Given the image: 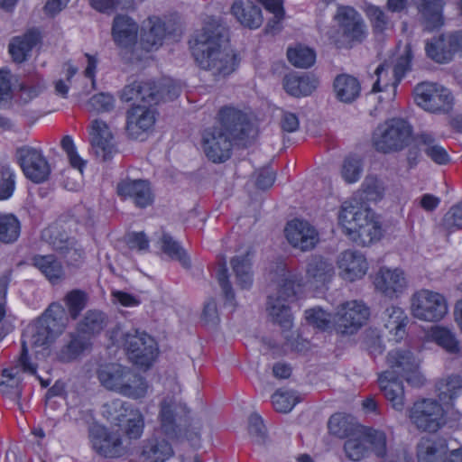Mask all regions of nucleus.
I'll return each instance as SVG.
<instances>
[{"label":"nucleus","mask_w":462,"mask_h":462,"mask_svg":"<svg viewBox=\"0 0 462 462\" xmlns=\"http://www.w3.org/2000/svg\"><path fill=\"white\" fill-rule=\"evenodd\" d=\"M193 55L199 66L215 78H225L235 71L236 56L228 44V29L217 18L209 17L196 38Z\"/></svg>","instance_id":"obj_1"},{"label":"nucleus","mask_w":462,"mask_h":462,"mask_svg":"<svg viewBox=\"0 0 462 462\" xmlns=\"http://www.w3.org/2000/svg\"><path fill=\"white\" fill-rule=\"evenodd\" d=\"M218 116V125L203 133V149L213 162L226 161L231 155L234 141L244 140L252 130L247 116L233 106L222 107Z\"/></svg>","instance_id":"obj_2"},{"label":"nucleus","mask_w":462,"mask_h":462,"mask_svg":"<svg viewBox=\"0 0 462 462\" xmlns=\"http://www.w3.org/2000/svg\"><path fill=\"white\" fill-rule=\"evenodd\" d=\"M180 411L187 413V407L171 397L162 400L159 414L160 429L143 442L140 453L141 459L144 462H165L173 455L171 443L163 436L172 440H180L184 437L189 440L198 438L197 432L183 434L180 422L178 423L181 420V417L179 415Z\"/></svg>","instance_id":"obj_3"},{"label":"nucleus","mask_w":462,"mask_h":462,"mask_svg":"<svg viewBox=\"0 0 462 462\" xmlns=\"http://www.w3.org/2000/svg\"><path fill=\"white\" fill-rule=\"evenodd\" d=\"M67 317L64 308L59 303H51L44 313L23 334L22 351L19 364L31 374H36V366L30 363L28 345L32 347L48 346L66 328Z\"/></svg>","instance_id":"obj_4"},{"label":"nucleus","mask_w":462,"mask_h":462,"mask_svg":"<svg viewBox=\"0 0 462 462\" xmlns=\"http://www.w3.org/2000/svg\"><path fill=\"white\" fill-rule=\"evenodd\" d=\"M338 221L344 233L358 245H369L382 236L381 225L374 212L359 206L356 201L342 204Z\"/></svg>","instance_id":"obj_5"},{"label":"nucleus","mask_w":462,"mask_h":462,"mask_svg":"<svg viewBox=\"0 0 462 462\" xmlns=\"http://www.w3.org/2000/svg\"><path fill=\"white\" fill-rule=\"evenodd\" d=\"M97 377L106 390L134 400L144 398L149 390L148 382L142 374L117 363L99 365Z\"/></svg>","instance_id":"obj_6"},{"label":"nucleus","mask_w":462,"mask_h":462,"mask_svg":"<svg viewBox=\"0 0 462 462\" xmlns=\"http://www.w3.org/2000/svg\"><path fill=\"white\" fill-rule=\"evenodd\" d=\"M277 292L268 297L267 310L272 320L283 328L291 327V315L287 301L294 299L296 286L300 285L301 278L286 269L285 264L277 265Z\"/></svg>","instance_id":"obj_7"},{"label":"nucleus","mask_w":462,"mask_h":462,"mask_svg":"<svg viewBox=\"0 0 462 462\" xmlns=\"http://www.w3.org/2000/svg\"><path fill=\"white\" fill-rule=\"evenodd\" d=\"M411 127L399 118L386 121L376 127L373 134V145L379 152H399L410 144Z\"/></svg>","instance_id":"obj_8"},{"label":"nucleus","mask_w":462,"mask_h":462,"mask_svg":"<svg viewBox=\"0 0 462 462\" xmlns=\"http://www.w3.org/2000/svg\"><path fill=\"white\" fill-rule=\"evenodd\" d=\"M445 417V408L434 399L417 401L409 411L411 423L422 432H437L446 424Z\"/></svg>","instance_id":"obj_9"},{"label":"nucleus","mask_w":462,"mask_h":462,"mask_svg":"<svg viewBox=\"0 0 462 462\" xmlns=\"http://www.w3.org/2000/svg\"><path fill=\"white\" fill-rule=\"evenodd\" d=\"M368 444L377 457L386 456L385 433L375 430H365L360 434L354 435L346 440L344 450L346 456L353 461H360L368 453Z\"/></svg>","instance_id":"obj_10"},{"label":"nucleus","mask_w":462,"mask_h":462,"mask_svg":"<svg viewBox=\"0 0 462 462\" xmlns=\"http://www.w3.org/2000/svg\"><path fill=\"white\" fill-rule=\"evenodd\" d=\"M124 346L128 358L141 368H149L157 356L154 339L144 332H128L124 335Z\"/></svg>","instance_id":"obj_11"},{"label":"nucleus","mask_w":462,"mask_h":462,"mask_svg":"<svg viewBox=\"0 0 462 462\" xmlns=\"http://www.w3.org/2000/svg\"><path fill=\"white\" fill-rule=\"evenodd\" d=\"M411 311L419 319L437 322L447 314L448 305L441 294L421 290L412 296Z\"/></svg>","instance_id":"obj_12"},{"label":"nucleus","mask_w":462,"mask_h":462,"mask_svg":"<svg viewBox=\"0 0 462 462\" xmlns=\"http://www.w3.org/2000/svg\"><path fill=\"white\" fill-rule=\"evenodd\" d=\"M42 238L64 257L69 264L78 266L83 263L85 258L83 248L74 238L69 237L56 226L45 228L42 232Z\"/></svg>","instance_id":"obj_13"},{"label":"nucleus","mask_w":462,"mask_h":462,"mask_svg":"<svg viewBox=\"0 0 462 462\" xmlns=\"http://www.w3.org/2000/svg\"><path fill=\"white\" fill-rule=\"evenodd\" d=\"M369 317V310L362 302L353 300L342 304L335 315V329L340 334L352 335Z\"/></svg>","instance_id":"obj_14"},{"label":"nucleus","mask_w":462,"mask_h":462,"mask_svg":"<svg viewBox=\"0 0 462 462\" xmlns=\"http://www.w3.org/2000/svg\"><path fill=\"white\" fill-rule=\"evenodd\" d=\"M387 364L389 368L385 372L397 378H403L409 383L420 385L422 378L418 373V363L412 353L406 349H394L387 355Z\"/></svg>","instance_id":"obj_15"},{"label":"nucleus","mask_w":462,"mask_h":462,"mask_svg":"<svg viewBox=\"0 0 462 462\" xmlns=\"http://www.w3.org/2000/svg\"><path fill=\"white\" fill-rule=\"evenodd\" d=\"M414 99L418 106L430 112L447 110L452 96L448 89L434 83L423 82L414 88Z\"/></svg>","instance_id":"obj_16"},{"label":"nucleus","mask_w":462,"mask_h":462,"mask_svg":"<svg viewBox=\"0 0 462 462\" xmlns=\"http://www.w3.org/2000/svg\"><path fill=\"white\" fill-rule=\"evenodd\" d=\"M19 164L24 175L35 183L45 181L51 169L43 155L33 148H21L17 151Z\"/></svg>","instance_id":"obj_17"},{"label":"nucleus","mask_w":462,"mask_h":462,"mask_svg":"<svg viewBox=\"0 0 462 462\" xmlns=\"http://www.w3.org/2000/svg\"><path fill=\"white\" fill-rule=\"evenodd\" d=\"M89 135L91 147L102 161L110 160L116 152L114 136L106 122L99 119L92 121Z\"/></svg>","instance_id":"obj_18"},{"label":"nucleus","mask_w":462,"mask_h":462,"mask_svg":"<svg viewBox=\"0 0 462 462\" xmlns=\"http://www.w3.org/2000/svg\"><path fill=\"white\" fill-rule=\"evenodd\" d=\"M462 46V35L459 33L441 34L426 43V53L438 63H446Z\"/></svg>","instance_id":"obj_19"},{"label":"nucleus","mask_w":462,"mask_h":462,"mask_svg":"<svg viewBox=\"0 0 462 462\" xmlns=\"http://www.w3.org/2000/svg\"><path fill=\"white\" fill-rule=\"evenodd\" d=\"M116 192L119 197L124 199H130L141 208L151 205L153 200L150 184L144 180H122L117 183Z\"/></svg>","instance_id":"obj_20"},{"label":"nucleus","mask_w":462,"mask_h":462,"mask_svg":"<svg viewBox=\"0 0 462 462\" xmlns=\"http://www.w3.org/2000/svg\"><path fill=\"white\" fill-rule=\"evenodd\" d=\"M154 123L155 112L145 106H135L126 112L125 130L132 139H143Z\"/></svg>","instance_id":"obj_21"},{"label":"nucleus","mask_w":462,"mask_h":462,"mask_svg":"<svg viewBox=\"0 0 462 462\" xmlns=\"http://www.w3.org/2000/svg\"><path fill=\"white\" fill-rule=\"evenodd\" d=\"M285 236L288 242L301 251L314 248L318 242V233L307 221L294 219L285 227Z\"/></svg>","instance_id":"obj_22"},{"label":"nucleus","mask_w":462,"mask_h":462,"mask_svg":"<svg viewBox=\"0 0 462 462\" xmlns=\"http://www.w3.org/2000/svg\"><path fill=\"white\" fill-rule=\"evenodd\" d=\"M335 19L344 36L351 41L361 42L365 37V25L361 15L350 6H339Z\"/></svg>","instance_id":"obj_23"},{"label":"nucleus","mask_w":462,"mask_h":462,"mask_svg":"<svg viewBox=\"0 0 462 462\" xmlns=\"http://www.w3.org/2000/svg\"><path fill=\"white\" fill-rule=\"evenodd\" d=\"M138 30V23L132 17L118 14L113 19L111 35L118 47L126 49L136 42Z\"/></svg>","instance_id":"obj_24"},{"label":"nucleus","mask_w":462,"mask_h":462,"mask_svg":"<svg viewBox=\"0 0 462 462\" xmlns=\"http://www.w3.org/2000/svg\"><path fill=\"white\" fill-rule=\"evenodd\" d=\"M340 276L348 282L362 278L368 269L365 257L357 251L346 250L337 259Z\"/></svg>","instance_id":"obj_25"},{"label":"nucleus","mask_w":462,"mask_h":462,"mask_svg":"<svg viewBox=\"0 0 462 462\" xmlns=\"http://www.w3.org/2000/svg\"><path fill=\"white\" fill-rule=\"evenodd\" d=\"M378 291L389 298L398 297L407 288V281L402 270L381 268L374 282Z\"/></svg>","instance_id":"obj_26"},{"label":"nucleus","mask_w":462,"mask_h":462,"mask_svg":"<svg viewBox=\"0 0 462 462\" xmlns=\"http://www.w3.org/2000/svg\"><path fill=\"white\" fill-rule=\"evenodd\" d=\"M91 346L92 343L86 336L78 331L69 333L56 354L57 359L65 364L77 361L88 352Z\"/></svg>","instance_id":"obj_27"},{"label":"nucleus","mask_w":462,"mask_h":462,"mask_svg":"<svg viewBox=\"0 0 462 462\" xmlns=\"http://www.w3.org/2000/svg\"><path fill=\"white\" fill-rule=\"evenodd\" d=\"M451 451L443 438H422L417 444L418 462H447Z\"/></svg>","instance_id":"obj_28"},{"label":"nucleus","mask_w":462,"mask_h":462,"mask_svg":"<svg viewBox=\"0 0 462 462\" xmlns=\"http://www.w3.org/2000/svg\"><path fill=\"white\" fill-rule=\"evenodd\" d=\"M378 384L381 393L390 402L391 406L395 411H403L405 397L403 384L400 378L391 374L390 372H383L378 376Z\"/></svg>","instance_id":"obj_29"},{"label":"nucleus","mask_w":462,"mask_h":462,"mask_svg":"<svg viewBox=\"0 0 462 462\" xmlns=\"http://www.w3.org/2000/svg\"><path fill=\"white\" fill-rule=\"evenodd\" d=\"M93 448L100 455L107 457H118L124 455L125 448L116 434H109L105 429H97L91 433Z\"/></svg>","instance_id":"obj_30"},{"label":"nucleus","mask_w":462,"mask_h":462,"mask_svg":"<svg viewBox=\"0 0 462 462\" xmlns=\"http://www.w3.org/2000/svg\"><path fill=\"white\" fill-rule=\"evenodd\" d=\"M38 29L28 30L23 35L13 38L9 44V52L15 62H23L31 51L41 42Z\"/></svg>","instance_id":"obj_31"},{"label":"nucleus","mask_w":462,"mask_h":462,"mask_svg":"<svg viewBox=\"0 0 462 462\" xmlns=\"http://www.w3.org/2000/svg\"><path fill=\"white\" fill-rule=\"evenodd\" d=\"M165 35L164 23L158 17H150L141 34V46L147 51L157 50L162 45Z\"/></svg>","instance_id":"obj_32"},{"label":"nucleus","mask_w":462,"mask_h":462,"mask_svg":"<svg viewBox=\"0 0 462 462\" xmlns=\"http://www.w3.org/2000/svg\"><path fill=\"white\" fill-rule=\"evenodd\" d=\"M231 13L241 24L249 28H258L263 23L261 9L251 1L236 0Z\"/></svg>","instance_id":"obj_33"},{"label":"nucleus","mask_w":462,"mask_h":462,"mask_svg":"<svg viewBox=\"0 0 462 462\" xmlns=\"http://www.w3.org/2000/svg\"><path fill=\"white\" fill-rule=\"evenodd\" d=\"M32 263L52 284L58 283L65 278L63 266L54 254L34 255L32 258Z\"/></svg>","instance_id":"obj_34"},{"label":"nucleus","mask_w":462,"mask_h":462,"mask_svg":"<svg viewBox=\"0 0 462 462\" xmlns=\"http://www.w3.org/2000/svg\"><path fill=\"white\" fill-rule=\"evenodd\" d=\"M334 273L331 263L320 255H311L306 265L307 279L318 284H324L330 280Z\"/></svg>","instance_id":"obj_35"},{"label":"nucleus","mask_w":462,"mask_h":462,"mask_svg":"<svg viewBox=\"0 0 462 462\" xmlns=\"http://www.w3.org/2000/svg\"><path fill=\"white\" fill-rule=\"evenodd\" d=\"M107 316L97 310H88L77 324V331L89 339L101 333L107 326Z\"/></svg>","instance_id":"obj_36"},{"label":"nucleus","mask_w":462,"mask_h":462,"mask_svg":"<svg viewBox=\"0 0 462 462\" xmlns=\"http://www.w3.org/2000/svg\"><path fill=\"white\" fill-rule=\"evenodd\" d=\"M382 319L384 322V327L391 334H393V339L396 342L404 337L408 317L402 309L396 306L387 308L383 313Z\"/></svg>","instance_id":"obj_37"},{"label":"nucleus","mask_w":462,"mask_h":462,"mask_svg":"<svg viewBox=\"0 0 462 462\" xmlns=\"http://www.w3.org/2000/svg\"><path fill=\"white\" fill-rule=\"evenodd\" d=\"M21 371L26 373L19 364V359L14 366L2 371L0 374V391L3 394H6L13 399H19L21 397Z\"/></svg>","instance_id":"obj_38"},{"label":"nucleus","mask_w":462,"mask_h":462,"mask_svg":"<svg viewBox=\"0 0 462 462\" xmlns=\"http://www.w3.org/2000/svg\"><path fill=\"white\" fill-rule=\"evenodd\" d=\"M334 89L339 101L352 103L359 97L361 87L355 77L343 74L336 78Z\"/></svg>","instance_id":"obj_39"},{"label":"nucleus","mask_w":462,"mask_h":462,"mask_svg":"<svg viewBox=\"0 0 462 462\" xmlns=\"http://www.w3.org/2000/svg\"><path fill=\"white\" fill-rule=\"evenodd\" d=\"M318 80L309 76L288 75L283 79V88L293 97L309 96L318 86Z\"/></svg>","instance_id":"obj_40"},{"label":"nucleus","mask_w":462,"mask_h":462,"mask_svg":"<svg viewBox=\"0 0 462 462\" xmlns=\"http://www.w3.org/2000/svg\"><path fill=\"white\" fill-rule=\"evenodd\" d=\"M417 143L422 146V151L437 164H447L450 157L444 147L439 145L435 137L430 133L417 134Z\"/></svg>","instance_id":"obj_41"},{"label":"nucleus","mask_w":462,"mask_h":462,"mask_svg":"<svg viewBox=\"0 0 462 462\" xmlns=\"http://www.w3.org/2000/svg\"><path fill=\"white\" fill-rule=\"evenodd\" d=\"M436 390L440 404L451 405L452 401L462 391V378L459 375H451L446 379L439 381L436 384Z\"/></svg>","instance_id":"obj_42"},{"label":"nucleus","mask_w":462,"mask_h":462,"mask_svg":"<svg viewBox=\"0 0 462 462\" xmlns=\"http://www.w3.org/2000/svg\"><path fill=\"white\" fill-rule=\"evenodd\" d=\"M230 264L237 285L241 289H249L253 284L252 264L247 255L235 256Z\"/></svg>","instance_id":"obj_43"},{"label":"nucleus","mask_w":462,"mask_h":462,"mask_svg":"<svg viewBox=\"0 0 462 462\" xmlns=\"http://www.w3.org/2000/svg\"><path fill=\"white\" fill-rule=\"evenodd\" d=\"M442 0H420L419 12L426 20L429 29L442 25Z\"/></svg>","instance_id":"obj_44"},{"label":"nucleus","mask_w":462,"mask_h":462,"mask_svg":"<svg viewBox=\"0 0 462 462\" xmlns=\"http://www.w3.org/2000/svg\"><path fill=\"white\" fill-rule=\"evenodd\" d=\"M162 250L172 260L178 261L184 268L189 269L191 262L184 248L169 234H163L161 238Z\"/></svg>","instance_id":"obj_45"},{"label":"nucleus","mask_w":462,"mask_h":462,"mask_svg":"<svg viewBox=\"0 0 462 462\" xmlns=\"http://www.w3.org/2000/svg\"><path fill=\"white\" fill-rule=\"evenodd\" d=\"M21 231L19 220L13 214L0 215V242L11 244L15 242Z\"/></svg>","instance_id":"obj_46"},{"label":"nucleus","mask_w":462,"mask_h":462,"mask_svg":"<svg viewBox=\"0 0 462 462\" xmlns=\"http://www.w3.org/2000/svg\"><path fill=\"white\" fill-rule=\"evenodd\" d=\"M289 61L297 68L307 69L311 67L316 60V53L309 47L298 45L287 51Z\"/></svg>","instance_id":"obj_47"},{"label":"nucleus","mask_w":462,"mask_h":462,"mask_svg":"<svg viewBox=\"0 0 462 462\" xmlns=\"http://www.w3.org/2000/svg\"><path fill=\"white\" fill-rule=\"evenodd\" d=\"M432 339L450 354H457L459 351V343L455 334L446 328L437 327L433 329Z\"/></svg>","instance_id":"obj_48"},{"label":"nucleus","mask_w":462,"mask_h":462,"mask_svg":"<svg viewBox=\"0 0 462 462\" xmlns=\"http://www.w3.org/2000/svg\"><path fill=\"white\" fill-rule=\"evenodd\" d=\"M88 300V294L80 290H72L66 294L64 301L72 319L79 317V313L86 308Z\"/></svg>","instance_id":"obj_49"},{"label":"nucleus","mask_w":462,"mask_h":462,"mask_svg":"<svg viewBox=\"0 0 462 462\" xmlns=\"http://www.w3.org/2000/svg\"><path fill=\"white\" fill-rule=\"evenodd\" d=\"M305 318L309 324L322 331H327L333 327L330 314L320 308L307 310Z\"/></svg>","instance_id":"obj_50"},{"label":"nucleus","mask_w":462,"mask_h":462,"mask_svg":"<svg viewBox=\"0 0 462 462\" xmlns=\"http://www.w3.org/2000/svg\"><path fill=\"white\" fill-rule=\"evenodd\" d=\"M125 402L121 400H115L110 403L104 405V415L107 420L111 423L120 426L125 420V418L128 417L127 409L125 408Z\"/></svg>","instance_id":"obj_51"},{"label":"nucleus","mask_w":462,"mask_h":462,"mask_svg":"<svg viewBox=\"0 0 462 462\" xmlns=\"http://www.w3.org/2000/svg\"><path fill=\"white\" fill-rule=\"evenodd\" d=\"M272 402L275 411L286 413L295 406L297 398L292 392L276 391L272 396Z\"/></svg>","instance_id":"obj_52"},{"label":"nucleus","mask_w":462,"mask_h":462,"mask_svg":"<svg viewBox=\"0 0 462 462\" xmlns=\"http://www.w3.org/2000/svg\"><path fill=\"white\" fill-rule=\"evenodd\" d=\"M362 172L361 160L357 157H346L343 162L341 174L346 182L356 181Z\"/></svg>","instance_id":"obj_53"},{"label":"nucleus","mask_w":462,"mask_h":462,"mask_svg":"<svg viewBox=\"0 0 462 462\" xmlns=\"http://www.w3.org/2000/svg\"><path fill=\"white\" fill-rule=\"evenodd\" d=\"M365 14L370 19L375 32L382 33L388 28L389 19L379 7L369 5L365 8Z\"/></svg>","instance_id":"obj_54"},{"label":"nucleus","mask_w":462,"mask_h":462,"mask_svg":"<svg viewBox=\"0 0 462 462\" xmlns=\"http://www.w3.org/2000/svg\"><path fill=\"white\" fill-rule=\"evenodd\" d=\"M217 280L221 288L223 296L227 302L234 305L235 302V292L232 288V283L229 280L228 270L226 266V263H220L217 273Z\"/></svg>","instance_id":"obj_55"},{"label":"nucleus","mask_w":462,"mask_h":462,"mask_svg":"<svg viewBox=\"0 0 462 462\" xmlns=\"http://www.w3.org/2000/svg\"><path fill=\"white\" fill-rule=\"evenodd\" d=\"M412 54L411 49L407 46L404 54L398 58L396 64L393 67V88L399 84L405 73L411 69V61Z\"/></svg>","instance_id":"obj_56"},{"label":"nucleus","mask_w":462,"mask_h":462,"mask_svg":"<svg viewBox=\"0 0 462 462\" xmlns=\"http://www.w3.org/2000/svg\"><path fill=\"white\" fill-rule=\"evenodd\" d=\"M14 173L8 167H3L0 172V200L9 199L14 190Z\"/></svg>","instance_id":"obj_57"},{"label":"nucleus","mask_w":462,"mask_h":462,"mask_svg":"<svg viewBox=\"0 0 462 462\" xmlns=\"http://www.w3.org/2000/svg\"><path fill=\"white\" fill-rule=\"evenodd\" d=\"M88 105L97 112H109L115 106V98L108 93H98L90 97Z\"/></svg>","instance_id":"obj_58"},{"label":"nucleus","mask_w":462,"mask_h":462,"mask_svg":"<svg viewBox=\"0 0 462 462\" xmlns=\"http://www.w3.org/2000/svg\"><path fill=\"white\" fill-rule=\"evenodd\" d=\"M390 66L386 63H383L375 69V75L377 76L376 81L373 85V92H380L385 90L388 87H393V76L389 78Z\"/></svg>","instance_id":"obj_59"},{"label":"nucleus","mask_w":462,"mask_h":462,"mask_svg":"<svg viewBox=\"0 0 462 462\" xmlns=\"http://www.w3.org/2000/svg\"><path fill=\"white\" fill-rule=\"evenodd\" d=\"M248 430L256 443L262 444L264 442L266 430L262 418L258 414L254 413L249 417Z\"/></svg>","instance_id":"obj_60"},{"label":"nucleus","mask_w":462,"mask_h":462,"mask_svg":"<svg viewBox=\"0 0 462 462\" xmlns=\"http://www.w3.org/2000/svg\"><path fill=\"white\" fill-rule=\"evenodd\" d=\"M158 103L161 100H173L180 93V88L171 79H163L157 85Z\"/></svg>","instance_id":"obj_61"},{"label":"nucleus","mask_w":462,"mask_h":462,"mask_svg":"<svg viewBox=\"0 0 462 462\" xmlns=\"http://www.w3.org/2000/svg\"><path fill=\"white\" fill-rule=\"evenodd\" d=\"M443 225L450 231L462 228V202L452 207L446 213Z\"/></svg>","instance_id":"obj_62"},{"label":"nucleus","mask_w":462,"mask_h":462,"mask_svg":"<svg viewBox=\"0 0 462 462\" xmlns=\"http://www.w3.org/2000/svg\"><path fill=\"white\" fill-rule=\"evenodd\" d=\"M125 433L129 439H138L143 432V420L139 412L131 411L126 419Z\"/></svg>","instance_id":"obj_63"},{"label":"nucleus","mask_w":462,"mask_h":462,"mask_svg":"<svg viewBox=\"0 0 462 462\" xmlns=\"http://www.w3.org/2000/svg\"><path fill=\"white\" fill-rule=\"evenodd\" d=\"M364 189L371 199H381L384 192L383 182L374 175L365 178Z\"/></svg>","instance_id":"obj_64"}]
</instances>
